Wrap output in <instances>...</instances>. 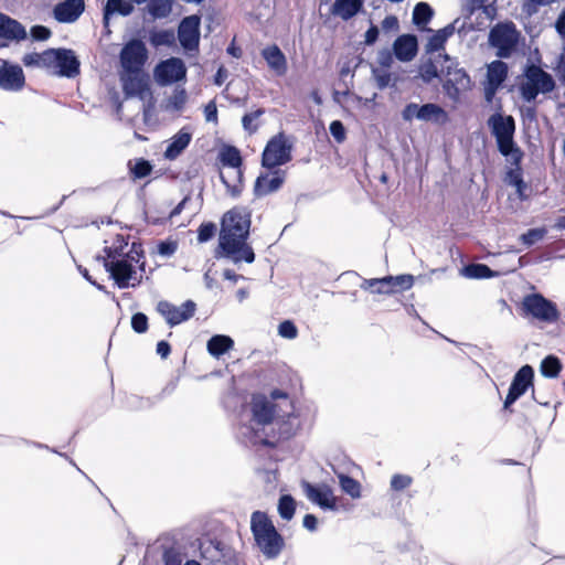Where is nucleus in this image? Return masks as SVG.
I'll list each match as a JSON object with an SVG mask.
<instances>
[{"mask_svg": "<svg viewBox=\"0 0 565 565\" xmlns=\"http://www.w3.org/2000/svg\"><path fill=\"white\" fill-rule=\"evenodd\" d=\"M488 45L495 50V56L499 58L526 55L525 36L511 20L499 21L490 28Z\"/></svg>", "mask_w": 565, "mask_h": 565, "instance_id": "1", "label": "nucleus"}, {"mask_svg": "<svg viewBox=\"0 0 565 565\" xmlns=\"http://www.w3.org/2000/svg\"><path fill=\"white\" fill-rule=\"evenodd\" d=\"M297 415L295 407L290 411H285L282 415L277 416L280 418L275 423L277 426V434H268L264 428H256L253 425H244L241 427V434L252 446H263L267 448H276L280 441H286L292 438L298 429Z\"/></svg>", "mask_w": 565, "mask_h": 565, "instance_id": "2", "label": "nucleus"}, {"mask_svg": "<svg viewBox=\"0 0 565 565\" xmlns=\"http://www.w3.org/2000/svg\"><path fill=\"white\" fill-rule=\"evenodd\" d=\"M250 532L255 545L267 559H275L285 548V539L276 529L273 520L264 512L256 510L250 515Z\"/></svg>", "mask_w": 565, "mask_h": 565, "instance_id": "3", "label": "nucleus"}, {"mask_svg": "<svg viewBox=\"0 0 565 565\" xmlns=\"http://www.w3.org/2000/svg\"><path fill=\"white\" fill-rule=\"evenodd\" d=\"M250 226L252 211H246V223L243 224V227L237 228L234 234L228 236L225 252L221 250V244H217L214 249V257L216 259H228L234 264L242 262L253 264L256 259V255L252 245L248 243Z\"/></svg>", "mask_w": 565, "mask_h": 565, "instance_id": "4", "label": "nucleus"}, {"mask_svg": "<svg viewBox=\"0 0 565 565\" xmlns=\"http://www.w3.org/2000/svg\"><path fill=\"white\" fill-rule=\"evenodd\" d=\"M487 126L491 136L495 139L497 150L501 156L521 150V147L514 139L516 130L515 120L512 115L503 114L501 99H497L495 110L487 119Z\"/></svg>", "mask_w": 565, "mask_h": 565, "instance_id": "5", "label": "nucleus"}, {"mask_svg": "<svg viewBox=\"0 0 565 565\" xmlns=\"http://www.w3.org/2000/svg\"><path fill=\"white\" fill-rule=\"evenodd\" d=\"M294 142L285 131H279L268 139L262 154L260 166L266 170L280 169L292 160Z\"/></svg>", "mask_w": 565, "mask_h": 565, "instance_id": "6", "label": "nucleus"}, {"mask_svg": "<svg viewBox=\"0 0 565 565\" xmlns=\"http://www.w3.org/2000/svg\"><path fill=\"white\" fill-rule=\"evenodd\" d=\"M523 316L544 323H555L561 318V311L553 300L541 292H531L521 302Z\"/></svg>", "mask_w": 565, "mask_h": 565, "instance_id": "7", "label": "nucleus"}, {"mask_svg": "<svg viewBox=\"0 0 565 565\" xmlns=\"http://www.w3.org/2000/svg\"><path fill=\"white\" fill-rule=\"evenodd\" d=\"M47 71L57 77L75 78L81 74V61L73 49L49 47L46 49Z\"/></svg>", "mask_w": 565, "mask_h": 565, "instance_id": "8", "label": "nucleus"}, {"mask_svg": "<svg viewBox=\"0 0 565 565\" xmlns=\"http://www.w3.org/2000/svg\"><path fill=\"white\" fill-rule=\"evenodd\" d=\"M149 57L146 43L139 34L132 35L124 43L119 52V72H140Z\"/></svg>", "mask_w": 565, "mask_h": 565, "instance_id": "9", "label": "nucleus"}, {"mask_svg": "<svg viewBox=\"0 0 565 565\" xmlns=\"http://www.w3.org/2000/svg\"><path fill=\"white\" fill-rule=\"evenodd\" d=\"M402 119L406 122L419 120L431 122L435 125L444 126L450 120L448 111L436 103L417 104L414 102L407 103L402 111Z\"/></svg>", "mask_w": 565, "mask_h": 565, "instance_id": "10", "label": "nucleus"}, {"mask_svg": "<svg viewBox=\"0 0 565 565\" xmlns=\"http://www.w3.org/2000/svg\"><path fill=\"white\" fill-rule=\"evenodd\" d=\"M188 68L181 57L170 56L160 60L153 67V79L160 87L171 86L173 84L186 81Z\"/></svg>", "mask_w": 565, "mask_h": 565, "instance_id": "11", "label": "nucleus"}, {"mask_svg": "<svg viewBox=\"0 0 565 565\" xmlns=\"http://www.w3.org/2000/svg\"><path fill=\"white\" fill-rule=\"evenodd\" d=\"M104 268L119 289L136 288L142 282V275L139 276L137 282H131V279H136L137 268L134 262L125 257L114 262L104 260Z\"/></svg>", "mask_w": 565, "mask_h": 565, "instance_id": "12", "label": "nucleus"}, {"mask_svg": "<svg viewBox=\"0 0 565 565\" xmlns=\"http://www.w3.org/2000/svg\"><path fill=\"white\" fill-rule=\"evenodd\" d=\"M178 38L181 47L189 56H193L199 52L201 38V15L190 14L179 23Z\"/></svg>", "mask_w": 565, "mask_h": 565, "instance_id": "13", "label": "nucleus"}, {"mask_svg": "<svg viewBox=\"0 0 565 565\" xmlns=\"http://www.w3.org/2000/svg\"><path fill=\"white\" fill-rule=\"evenodd\" d=\"M300 487L306 498L323 511L335 512L339 510L332 488L326 482H310L300 480Z\"/></svg>", "mask_w": 565, "mask_h": 565, "instance_id": "14", "label": "nucleus"}, {"mask_svg": "<svg viewBox=\"0 0 565 565\" xmlns=\"http://www.w3.org/2000/svg\"><path fill=\"white\" fill-rule=\"evenodd\" d=\"M252 425L264 428L273 425L278 416L277 405L263 393H254L250 399Z\"/></svg>", "mask_w": 565, "mask_h": 565, "instance_id": "15", "label": "nucleus"}, {"mask_svg": "<svg viewBox=\"0 0 565 565\" xmlns=\"http://www.w3.org/2000/svg\"><path fill=\"white\" fill-rule=\"evenodd\" d=\"M156 309L164 318L167 324L173 328L190 320L195 315L196 303L188 299L178 307L168 300H160Z\"/></svg>", "mask_w": 565, "mask_h": 565, "instance_id": "16", "label": "nucleus"}, {"mask_svg": "<svg viewBox=\"0 0 565 565\" xmlns=\"http://www.w3.org/2000/svg\"><path fill=\"white\" fill-rule=\"evenodd\" d=\"M125 99H145V94L151 90L150 78L143 71L118 72Z\"/></svg>", "mask_w": 565, "mask_h": 565, "instance_id": "17", "label": "nucleus"}, {"mask_svg": "<svg viewBox=\"0 0 565 565\" xmlns=\"http://www.w3.org/2000/svg\"><path fill=\"white\" fill-rule=\"evenodd\" d=\"M286 177L287 172L278 168L267 170V172H260L254 182V196L264 198L279 191L285 184Z\"/></svg>", "mask_w": 565, "mask_h": 565, "instance_id": "18", "label": "nucleus"}, {"mask_svg": "<svg viewBox=\"0 0 565 565\" xmlns=\"http://www.w3.org/2000/svg\"><path fill=\"white\" fill-rule=\"evenodd\" d=\"M246 211L249 210L243 206H234L222 215L217 243L221 244V250L225 252L228 236L234 234L237 228L243 227V224L246 223Z\"/></svg>", "mask_w": 565, "mask_h": 565, "instance_id": "19", "label": "nucleus"}, {"mask_svg": "<svg viewBox=\"0 0 565 565\" xmlns=\"http://www.w3.org/2000/svg\"><path fill=\"white\" fill-rule=\"evenodd\" d=\"M28 36L26 28L19 20L0 12V49L25 41Z\"/></svg>", "mask_w": 565, "mask_h": 565, "instance_id": "20", "label": "nucleus"}, {"mask_svg": "<svg viewBox=\"0 0 565 565\" xmlns=\"http://www.w3.org/2000/svg\"><path fill=\"white\" fill-rule=\"evenodd\" d=\"M25 85L23 68L18 63L2 61L0 65V88L6 92H19Z\"/></svg>", "mask_w": 565, "mask_h": 565, "instance_id": "21", "label": "nucleus"}, {"mask_svg": "<svg viewBox=\"0 0 565 565\" xmlns=\"http://www.w3.org/2000/svg\"><path fill=\"white\" fill-rule=\"evenodd\" d=\"M85 0H62L52 8V17L58 23H75L84 13Z\"/></svg>", "mask_w": 565, "mask_h": 565, "instance_id": "22", "label": "nucleus"}, {"mask_svg": "<svg viewBox=\"0 0 565 565\" xmlns=\"http://www.w3.org/2000/svg\"><path fill=\"white\" fill-rule=\"evenodd\" d=\"M418 39L414 33L399 34L392 45L395 58L402 63L413 61L418 54Z\"/></svg>", "mask_w": 565, "mask_h": 565, "instance_id": "23", "label": "nucleus"}, {"mask_svg": "<svg viewBox=\"0 0 565 565\" xmlns=\"http://www.w3.org/2000/svg\"><path fill=\"white\" fill-rule=\"evenodd\" d=\"M535 371L530 364L522 365L513 375L508 394L520 399L529 388L534 386Z\"/></svg>", "mask_w": 565, "mask_h": 565, "instance_id": "24", "label": "nucleus"}, {"mask_svg": "<svg viewBox=\"0 0 565 565\" xmlns=\"http://www.w3.org/2000/svg\"><path fill=\"white\" fill-rule=\"evenodd\" d=\"M260 55L265 60L268 68L273 71L277 76H284L287 73V57L276 43L265 46L262 50Z\"/></svg>", "mask_w": 565, "mask_h": 565, "instance_id": "25", "label": "nucleus"}, {"mask_svg": "<svg viewBox=\"0 0 565 565\" xmlns=\"http://www.w3.org/2000/svg\"><path fill=\"white\" fill-rule=\"evenodd\" d=\"M502 157H504L505 160L511 164V167H508L504 172L503 181L505 184L512 186L524 181V170L522 167L524 151L521 149L513 151L510 154H502Z\"/></svg>", "mask_w": 565, "mask_h": 565, "instance_id": "26", "label": "nucleus"}, {"mask_svg": "<svg viewBox=\"0 0 565 565\" xmlns=\"http://www.w3.org/2000/svg\"><path fill=\"white\" fill-rule=\"evenodd\" d=\"M192 140V132L188 127L181 128L170 139L163 152V158L167 160H175L189 147Z\"/></svg>", "mask_w": 565, "mask_h": 565, "instance_id": "27", "label": "nucleus"}, {"mask_svg": "<svg viewBox=\"0 0 565 565\" xmlns=\"http://www.w3.org/2000/svg\"><path fill=\"white\" fill-rule=\"evenodd\" d=\"M364 12V0H334L330 7V14L349 21Z\"/></svg>", "mask_w": 565, "mask_h": 565, "instance_id": "28", "label": "nucleus"}, {"mask_svg": "<svg viewBox=\"0 0 565 565\" xmlns=\"http://www.w3.org/2000/svg\"><path fill=\"white\" fill-rule=\"evenodd\" d=\"M460 276L467 279H491L500 276V273L492 269L484 263H469L461 266L459 269Z\"/></svg>", "mask_w": 565, "mask_h": 565, "instance_id": "29", "label": "nucleus"}, {"mask_svg": "<svg viewBox=\"0 0 565 565\" xmlns=\"http://www.w3.org/2000/svg\"><path fill=\"white\" fill-rule=\"evenodd\" d=\"M384 281L385 295L392 296L409 290L414 286L415 277L412 274L387 275L384 276Z\"/></svg>", "mask_w": 565, "mask_h": 565, "instance_id": "30", "label": "nucleus"}, {"mask_svg": "<svg viewBox=\"0 0 565 565\" xmlns=\"http://www.w3.org/2000/svg\"><path fill=\"white\" fill-rule=\"evenodd\" d=\"M435 10L428 2H417L413 9L412 23L422 32L431 31V29L428 28V24L433 20Z\"/></svg>", "mask_w": 565, "mask_h": 565, "instance_id": "31", "label": "nucleus"}, {"mask_svg": "<svg viewBox=\"0 0 565 565\" xmlns=\"http://www.w3.org/2000/svg\"><path fill=\"white\" fill-rule=\"evenodd\" d=\"M502 60L503 58L498 57L487 64V74L484 79L501 87L504 86L505 81L509 77V65Z\"/></svg>", "mask_w": 565, "mask_h": 565, "instance_id": "32", "label": "nucleus"}, {"mask_svg": "<svg viewBox=\"0 0 565 565\" xmlns=\"http://www.w3.org/2000/svg\"><path fill=\"white\" fill-rule=\"evenodd\" d=\"M234 347V340L227 334H214L206 342L209 354L220 359Z\"/></svg>", "mask_w": 565, "mask_h": 565, "instance_id": "33", "label": "nucleus"}, {"mask_svg": "<svg viewBox=\"0 0 565 565\" xmlns=\"http://www.w3.org/2000/svg\"><path fill=\"white\" fill-rule=\"evenodd\" d=\"M145 11L153 21L167 19L173 10L175 0H148Z\"/></svg>", "mask_w": 565, "mask_h": 565, "instance_id": "34", "label": "nucleus"}, {"mask_svg": "<svg viewBox=\"0 0 565 565\" xmlns=\"http://www.w3.org/2000/svg\"><path fill=\"white\" fill-rule=\"evenodd\" d=\"M217 158L221 164L226 168L239 169L244 164L241 150L234 145L223 146L218 151Z\"/></svg>", "mask_w": 565, "mask_h": 565, "instance_id": "35", "label": "nucleus"}, {"mask_svg": "<svg viewBox=\"0 0 565 565\" xmlns=\"http://www.w3.org/2000/svg\"><path fill=\"white\" fill-rule=\"evenodd\" d=\"M129 177L132 181L142 180L149 177L153 171V163L146 158H136L127 163Z\"/></svg>", "mask_w": 565, "mask_h": 565, "instance_id": "36", "label": "nucleus"}, {"mask_svg": "<svg viewBox=\"0 0 565 565\" xmlns=\"http://www.w3.org/2000/svg\"><path fill=\"white\" fill-rule=\"evenodd\" d=\"M148 41L154 49L160 46L171 47L175 44V34L172 29L152 28L149 30Z\"/></svg>", "mask_w": 565, "mask_h": 565, "instance_id": "37", "label": "nucleus"}, {"mask_svg": "<svg viewBox=\"0 0 565 565\" xmlns=\"http://www.w3.org/2000/svg\"><path fill=\"white\" fill-rule=\"evenodd\" d=\"M371 74L380 90H384L388 87L395 88L397 83L401 82V77L395 73L390 72V70H380L373 65H371Z\"/></svg>", "mask_w": 565, "mask_h": 565, "instance_id": "38", "label": "nucleus"}, {"mask_svg": "<svg viewBox=\"0 0 565 565\" xmlns=\"http://www.w3.org/2000/svg\"><path fill=\"white\" fill-rule=\"evenodd\" d=\"M339 486L343 493L353 500L360 499L362 495V486L359 480L344 472H337Z\"/></svg>", "mask_w": 565, "mask_h": 565, "instance_id": "39", "label": "nucleus"}, {"mask_svg": "<svg viewBox=\"0 0 565 565\" xmlns=\"http://www.w3.org/2000/svg\"><path fill=\"white\" fill-rule=\"evenodd\" d=\"M540 373L545 379H556L562 370L561 359L555 354H547L540 363Z\"/></svg>", "mask_w": 565, "mask_h": 565, "instance_id": "40", "label": "nucleus"}, {"mask_svg": "<svg viewBox=\"0 0 565 565\" xmlns=\"http://www.w3.org/2000/svg\"><path fill=\"white\" fill-rule=\"evenodd\" d=\"M233 178L237 180V184H233L230 182V180L226 178V175L223 172H220V180L222 184L225 186L227 193L234 198L237 199L243 191V184H244V169L243 167H239V169H233Z\"/></svg>", "mask_w": 565, "mask_h": 565, "instance_id": "41", "label": "nucleus"}, {"mask_svg": "<svg viewBox=\"0 0 565 565\" xmlns=\"http://www.w3.org/2000/svg\"><path fill=\"white\" fill-rule=\"evenodd\" d=\"M297 503L295 498L289 494H280L277 503V511L279 516L285 521H291L296 513Z\"/></svg>", "mask_w": 565, "mask_h": 565, "instance_id": "42", "label": "nucleus"}, {"mask_svg": "<svg viewBox=\"0 0 565 565\" xmlns=\"http://www.w3.org/2000/svg\"><path fill=\"white\" fill-rule=\"evenodd\" d=\"M210 547L213 550V554L210 556V562H220L221 559H227V563L234 561L232 557L233 551L223 541L218 539H209Z\"/></svg>", "mask_w": 565, "mask_h": 565, "instance_id": "43", "label": "nucleus"}, {"mask_svg": "<svg viewBox=\"0 0 565 565\" xmlns=\"http://www.w3.org/2000/svg\"><path fill=\"white\" fill-rule=\"evenodd\" d=\"M135 4L131 0H106L103 7L113 15L129 17L135 10Z\"/></svg>", "mask_w": 565, "mask_h": 565, "instance_id": "44", "label": "nucleus"}, {"mask_svg": "<svg viewBox=\"0 0 565 565\" xmlns=\"http://www.w3.org/2000/svg\"><path fill=\"white\" fill-rule=\"evenodd\" d=\"M128 245H129L128 236H125L122 234H117L113 245L105 246L103 248V252L107 258L111 259L110 262H114L115 259L124 257L125 249L128 247Z\"/></svg>", "mask_w": 565, "mask_h": 565, "instance_id": "45", "label": "nucleus"}, {"mask_svg": "<svg viewBox=\"0 0 565 565\" xmlns=\"http://www.w3.org/2000/svg\"><path fill=\"white\" fill-rule=\"evenodd\" d=\"M440 73L436 62L431 57H428L418 67V77L425 84H430L434 79H441Z\"/></svg>", "mask_w": 565, "mask_h": 565, "instance_id": "46", "label": "nucleus"}, {"mask_svg": "<svg viewBox=\"0 0 565 565\" xmlns=\"http://www.w3.org/2000/svg\"><path fill=\"white\" fill-rule=\"evenodd\" d=\"M547 234L545 226L531 227L519 236V241L525 247H532L542 241Z\"/></svg>", "mask_w": 565, "mask_h": 565, "instance_id": "47", "label": "nucleus"}, {"mask_svg": "<svg viewBox=\"0 0 565 565\" xmlns=\"http://www.w3.org/2000/svg\"><path fill=\"white\" fill-rule=\"evenodd\" d=\"M188 100L186 89L182 86H177L173 89L172 95L168 98L167 109H172L174 111H181Z\"/></svg>", "mask_w": 565, "mask_h": 565, "instance_id": "48", "label": "nucleus"}, {"mask_svg": "<svg viewBox=\"0 0 565 565\" xmlns=\"http://www.w3.org/2000/svg\"><path fill=\"white\" fill-rule=\"evenodd\" d=\"M217 232V226L212 221L202 222L196 230V241L200 244L207 243L214 238Z\"/></svg>", "mask_w": 565, "mask_h": 565, "instance_id": "49", "label": "nucleus"}, {"mask_svg": "<svg viewBox=\"0 0 565 565\" xmlns=\"http://www.w3.org/2000/svg\"><path fill=\"white\" fill-rule=\"evenodd\" d=\"M45 54H46V50H44L41 53H38V52L26 53L22 57V63L26 67H38V68L47 70L49 56Z\"/></svg>", "mask_w": 565, "mask_h": 565, "instance_id": "50", "label": "nucleus"}, {"mask_svg": "<svg viewBox=\"0 0 565 565\" xmlns=\"http://www.w3.org/2000/svg\"><path fill=\"white\" fill-rule=\"evenodd\" d=\"M265 109L264 108H257L252 111H246L242 117V126L245 131L248 134H254L257 131L258 126L254 122L256 119H258L262 115H264Z\"/></svg>", "mask_w": 565, "mask_h": 565, "instance_id": "51", "label": "nucleus"}, {"mask_svg": "<svg viewBox=\"0 0 565 565\" xmlns=\"http://www.w3.org/2000/svg\"><path fill=\"white\" fill-rule=\"evenodd\" d=\"M130 326L134 332H136L137 334L146 333L149 329L148 316L141 311L132 313L130 319Z\"/></svg>", "mask_w": 565, "mask_h": 565, "instance_id": "52", "label": "nucleus"}, {"mask_svg": "<svg viewBox=\"0 0 565 565\" xmlns=\"http://www.w3.org/2000/svg\"><path fill=\"white\" fill-rule=\"evenodd\" d=\"M384 277L363 279L360 288L374 295H385Z\"/></svg>", "mask_w": 565, "mask_h": 565, "instance_id": "53", "label": "nucleus"}, {"mask_svg": "<svg viewBox=\"0 0 565 565\" xmlns=\"http://www.w3.org/2000/svg\"><path fill=\"white\" fill-rule=\"evenodd\" d=\"M545 73L540 66L533 64L531 58H527L526 64L523 67L522 75L527 79L531 85H535L539 78Z\"/></svg>", "mask_w": 565, "mask_h": 565, "instance_id": "54", "label": "nucleus"}, {"mask_svg": "<svg viewBox=\"0 0 565 565\" xmlns=\"http://www.w3.org/2000/svg\"><path fill=\"white\" fill-rule=\"evenodd\" d=\"M162 563L163 565H183V555L174 546L164 547L162 552Z\"/></svg>", "mask_w": 565, "mask_h": 565, "instance_id": "55", "label": "nucleus"}, {"mask_svg": "<svg viewBox=\"0 0 565 565\" xmlns=\"http://www.w3.org/2000/svg\"><path fill=\"white\" fill-rule=\"evenodd\" d=\"M329 132L338 143H343L348 137V130L340 119H334L329 125Z\"/></svg>", "mask_w": 565, "mask_h": 565, "instance_id": "56", "label": "nucleus"}, {"mask_svg": "<svg viewBox=\"0 0 565 565\" xmlns=\"http://www.w3.org/2000/svg\"><path fill=\"white\" fill-rule=\"evenodd\" d=\"M458 85L459 84L451 77H447L441 83L444 94L456 103L459 102L461 97V92Z\"/></svg>", "mask_w": 565, "mask_h": 565, "instance_id": "57", "label": "nucleus"}, {"mask_svg": "<svg viewBox=\"0 0 565 565\" xmlns=\"http://www.w3.org/2000/svg\"><path fill=\"white\" fill-rule=\"evenodd\" d=\"M178 249V241L168 237L161 239L157 244V253L162 257H171Z\"/></svg>", "mask_w": 565, "mask_h": 565, "instance_id": "58", "label": "nucleus"}, {"mask_svg": "<svg viewBox=\"0 0 565 565\" xmlns=\"http://www.w3.org/2000/svg\"><path fill=\"white\" fill-rule=\"evenodd\" d=\"M78 273L81 274V276L92 286H94L97 290L104 292L105 295L107 296H110L113 300H116V296L115 294L108 291L106 289V286L99 284L96 279L93 278V276L89 274V270L84 267L83 265H77L76 266Z\"/></svg>", "mask_w": 565, "mask_h": 565, "instance_id": "59", "label": "nucleus"}, {"mask_svg": "<svg viewBox=\"0 0 565 565\" xmlns=\"http://www.w3.org/2000/svg\"><path fill=\"white\" fill-rule=\"evenodd\" d=\"M278 335L292 340L298 335V328L292 320L286 319L278 324Z\"/></svg>", "mask_w": 565, "mask_h": 565, "instance_id": "60", "label": "nucleus"}, {"mask_svg": "<svg viewBox=\"0 0 565 565\" xmlns=\"http://www.w3.org/2000/svg\"><path fill=\"white\" fill-rule=\"evenodd\" d=\"M534 86L540 94H550L556 88V82L550 73L545 72Z\"/></svg>", "mask_w": 565, "mask_h": 565, "instance_id": "61", "label": "nucleus"}, {"mask_svg": "<svg viewBox=\"0 0 565 565\" xmlns=\"http://www.w3.org/2000/svg\"><path fill=\"white\" fill-rule=\"evenodd\" d=\"M52 36V30L43 24H34L30 29V38L33 42H44Z\"/></svg>", "mask_w": 565, "mask_h": 565, "instance_id": "62", "label": "nucleus"}, {"mask_svg": "<svg viewBox=\"0 0 565 565\" xmlns=\"http://www.w3.org/2000/svg\"><path fill=\"white\" fill-rule=\"evenodd\" d=\"M153 406V402L149 397L130 395L127 397V407L130 409H146Z\"/></svg>", "mask_w": 565, "mask_h": 565, "instance_id": "63", "label": "nucleus"}, {"mask_svg": "<svg viewBox=\"0 0 565 565\" xmlns=\"http://www.w3.org/2000/svg\"><path fill=\"white\" fill-rule=\"evenodd\" d=\"M145 255L142 243L140 241H134L129 250L124 254V257L134 263H138L141 258H145Z\"/></svg>", "mask_w": 565, "mask_h": 565, "instance_id": "64", "label": "nucleus"}]
</instances>
